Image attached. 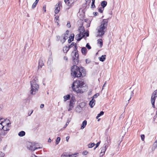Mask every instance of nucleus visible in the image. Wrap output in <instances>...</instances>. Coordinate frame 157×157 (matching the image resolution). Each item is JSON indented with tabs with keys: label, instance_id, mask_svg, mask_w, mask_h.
Masks as SVG:
<instances>
[{
	"label": "nucleus",
	"instance_id": "6e6d98bb",
	"mask_svg": "<svg viewBox=\"0 0 157 157\" xmlns=\"http://www.w3.org/2000/svg\"><path fill=\"white\" fill-rule=\"evenodd\" d=\"M106 82H105L103 86V87H102V89L104 88V87L106 86Z\"/></svg>",
	"mask_w": 157,
	"mask_h": 157
},
{
	"label": "nucleus",
	"instance_id": "7c9ffc66",
	"mask_svg": "<svg viewBox=\"0 0 157 157\" xmlns=\"http://www.w3.org/2000/svg\"><path fill=\"white\" fill-rule=\"evenodd\" d=\"M95 145L94 143H91L88 144V146L89 148H91L93 147Z\"/></svg>",
	"mask_w": 157,
	"mask_h": 157
},
{
	"label": "nucleus",
	"instance_id": "de8ad7c7",
	"mask_svg": "<svg viewBox=\"0 0 157 157\" xmlns=\"http://www.w3.org/2000/svg\"><path fill=\"white\" fill-rule=\"evenodd\" d=\"M88 153V152L87 151H85L83 152V154L84 155H86Z\"/></svg>",
	"mask_w": 157,
	"mask_h": 157
},
{
	"label": "nucleus",
	"instance_id": "473e14b6",
	"mask_svg": "<svg viewBox=\"0 0 157 157\" xmlns=\"http://www.w3.org/2000/svg\"><path fill=\"white\" fill-rule=\"evenodd\" d=\"M81 109L80 106H78L77 107L76 109V110L77 112H80L81 111Z\"/></svg>",
	"mask_w": 157,
	"mask_h": 157
},
{
	"label": "nucleus",
	"instance_id": "49530a36",
	"mask_svg": "<svg viewBox=\"0 0 157 157\" xmlns=\"http://www.w3.org/2000/svg\"><path fill=\"white\" fill-rule=\"evenodd\" d=\"M69 122L68 121L67 122H66V124H65V125L64 126V128H65L67 126L68 124H69Z\"/></svg>",
	"mask_w": 157,
	"mask_h": 157
},
{
	"label": "nucleus",
	"instance_id": "1a4fd4ad",
	"mask_svg": "<svg viewBox=\"0 0 157 157\" xmlns=\"http://www.w3.org/2000/svg\"><path fill=\"white\" fill-rule=\"evenodd\" d=\"M69 33V31L68 30H67L66 31V33L65 34H63L62 36V38H63V39H62L60 41L62 43H63L66 41V40L68 38V37L67 36L68 34Z\"/></svg>",
	"mask_w": 157,
	"mask_h": 157
},
{
	"label": "nucleus",
	"instance_id": "6ab92c4d",
	"mask_svg": "<svg viewBox=\"0 0 157 157\" xmlns=\"http://www.w3.org/2000/svg\"><path fill=\"white\" fill-rule=\"evenodd\" d=\"M106 56L105 55L102 56L101 57H99L100 60L102 62L104 61L105 60Z\"/></svg>",
	"mask_w": 157,
	"mask_h": 157
},
{
	"label": "nucleus",
	"instance_id": "7ed1b4c3",
	"mask_svg": "<svg viewBox=\"0 0 157 157\" xmlns=\"http://www.w3.org/2000/svg\"><path fill=\"white\" fill-rule=\"evenodd\" d=\"M108 21L107 19H104L101 22V24L97 28V36L101 37L106 32Z\"/></svg>",
	"mask_w": 157,
	"mask_h": 157
},
{
	"label": "nucleus",
	"instance_id": "e2e57ef3",
	"mask_svg": "<svg viewBox=\"0 0 157 157\" xmlns=\"http://www.w3.org/2000/svg\"><path fill=\"white\" fill-rule=\"evenodd\" d=\"M94 13V15L95 16H97L98 14V12H95Z\"/></svg>",
	"mask_w": 157,
	"mask_h": 157
},
{
	"label": "nucleus",
	"instance_id": "c9c22d12",
	"mask_svg": "<svg viewBox=\"0 0 157 157\" xmlns=\"http://www.w3.org/2000/svg\"><path fill=\"white\" fill-rule=\"evenodd\" d=\"M86 47L87 48L89 49H90L91 48V47L90 45L89 44V43H87L86 45Z\"/></svg>",
	"mask_w": 157,
	"mask_h": 157
},
{
	"label": "nucleus",
	"instance_id": "e433bc0d",
	"mask_svg": "<svg viewBox=\"0 0 157 157\" xmlns=\"http://www.w3.org/2000/svg\"><path fill=\"white\" fill-rule=\"evenodd\" d=\"M104 10V8H101V7L99 8L98 10L99 12H100V13H102L103 10Z\"/></svg>",
	"mask_w": 157,
	"mask_h": 157
},
{
	"label": "nucleus",
	"instance_id": "603ef678",
	"mask_svg": "<svg viewBox=\"0 0 157 157\" xmlns=\"http://www.w3.org/2000/svg\"><path fill=\"white\" fill-rule=\"evenodd\" d=\"M46 5H44V6L43 7V10H44V11L45 12H46Z\"/></svg>",
	"mask_w": 157,
	"mask_h": 157
},
{
	"label": "nucleus",
	"instance_id": "09e8293b",
	"mask_svg": "<svg viewBox=\"0 0 157 157\" xmlns=\"http://www.w3.org/2000/svg\"><path fill=\"white\" fill-rule=\"evenodd\" d=\"M67 25V26L69 28L70 27H71V25H70V22H68Z\"/></svg>",
	"mask_w": 157,
	"mask_h": 157
},
{
	"label": "nucleus",
	"instance_id": "5701e85b",
	"mask_svg": "<svg viewBox=\"0 0 157 157\" xmlns=\"http://www.w3.org/2000/svg\"><path fill=\"white\" fill-rule=\"evenodd\" d=\"M74 103H70L69 105V108L68 109V111H70L72 110V108L74 107Z\"/></svg>",
	"mask_w": 157,
	"mask_h": 157
},
{
	"label": "nucleus",
	"instance_id": "2eb2a0df",
	"mask_svg": "<svg viewBox=\"0 0 157 157\" xmlns=\"http://www.w3.org/2000/svg\"><path fill=\"white\" fill-rule=\"evenodd\" d=\"M95 100L92 98L91 101L90 102L89 105L91 108H92L95 104Z\"/></svg>",
	"mask_w": 157,
	"mask_h": 157
},
{
	"label": "nucleus",
	"instance_id": "13d9d810",
	"mask_svg": "<svg viewBox=\"0 0 157 157\" xmlns=\"http://www.w3.org/2000/svg\"><path fill=\"white\" fill-rule=\"evenodd\" d=\"M10 123H9L6 124V127H9V125L10 124Z\"/></svg>",
	"mask_w": 157,
	"mask_h": 157
},
{
	"label": "nucleus",
	"instance_id": "79ce46f5",
	"mask_svg": "<svg viewBox=\"0 0 157 157\" xmlns=\"http://www.w3.org/2000/svg\"><path fill=\"white\" fill-rule=\"evenodd\" d=\"M99 95V94L98 93H97L95 94L93 98H96Z\"/></svg>",
	"mask_w": 157,
	"mask_h": 157
},
{
	"label": "nucleus",
	"instance_id": "864d4df0",
	"mask_svg": "<svg viewBox=\"0 0 157 157\" xmlns=\"http://www.w3.org/2000/svg\"><path fill=\"white\" fill-rule=\"evenodd\" d=\"M69 138H70V137L69 136H67L66 137V140L67 142H68V140H69Z\"/></svg>",
	"mask_w": 157,
	"mask_h": 157
},
{
	"label": "nucleus",
	"instance_id": "338daca9",
	"mask_svg": "<svg viewBox=\"0 0 157 157\" xmlns=\"http://www.w3.org/2000/svg\"><path fill=\"white\" fill-rule=\"evenodd\" d=\"M86 63H89V62H88V61H87V59H86Z\"/></svg>",
	"mask_w": 157,
	"mask_h": 157
},
{
	"label": "nucleus",
	"instance_id": "a211bd4d",
	"mask_svg": "<svg viewBox=\"0 0 157 157\" xmlns=\"http://www.w3.org/2000/svg\"><path fill=\"white\" fill-rule=\"evenodd\" d=\"M87 124V121L86 120H85L83 121L82 122V125L81 127V129H83L86 126Z\"/></svg>",
	"mask_w": 157,
	"mask_h": 157
},
{
	"label": "nucleus",
	"instance_id": "69168bd1",
	"mask_svg": "<svg viewBox=\"0 0 157 157\" xmlns=\"http://www.w3.org/2000/svg\"><path fill=\"white\" fill-rule=\"evenodd\" d=\"M39 1V0H36L35 2L37 4L38 2Z\"/></svg>",
	"mask_w": 157,
	"mask_h": 157
},
{
	"label": "nucleus",
	"instance_id": "412c9836",
	"mask_svg": "<svg viewBox=\"0 0 157 157\" xmlns=\"http://www.w3.org/2000/svg\"><path fill=\"white\" fill-rule=\"evenodd\" d=\"M70 96L69 94L64 96L63 97L64 101H66L67 100L69 99L70 98Z\"/></svg>",
	"mask_w": 157,
	"mask_h": 157
},
{
	"label": "nucleus",
	"instance_id": "39448f33",
	"mask_svg": "<svg viewBox=\"0 0 157 157\" xmlns=\"http://www.w3.org/2000/svg\"><path fill=\"white\" fill-rule=\"evenodd\" d=\"M27 148L31 151H34L36 149L40 148V147H36L35 143L29 142L27 143Z\"/></svg>",
	"mask_w": 157,
	"mask_h": 157
},
{
	"label": "nucleus",
	"instance_id": "9b49d317",
	"mask_svg": "<svg viewBox=\"0 0 157 157\" xmlns=\"http://www.w3.org/2000/svg\"><path fill=\"white\" fill-rule=\"evenodd\" d=\"M84 37V34L79 33L75 36V39L77 41H79L83 38Z\"/></svg>",
	"mask_w": 157,
	"mask_h": 157
},
{
	"label": "nucleus",
	"instance_id": "f704fd0d",
	"mask_svg": "<svg viewBox=\"0 0 157 157\" xmlns=\"http://www.w3.org/2000/svg\"><path fill=\"white\" fill-rule=\"evenodd\" d=\"M83 34H84V36L85 35L86 36H89V31H88V32H85Z\"/></svg>",
	"mask_w": 157,
	"mask_h": 157
},
{
	"label": "nucleus",
	"instance_id": "f3484780",
	"mask_svg": "<svg viewBox=\"0 0 157 157\" xmlns=\"http://www.w3.org/2000/svg\"><path fill=\"white\" fill-rule=\"evenodd\" d=\"M74 34H71V35L69 37V39L68 40V42L69 43H71L72 41L74 40Z\"/></svg>",
	"mask_w": 157,
	"mask_h": 157
},
{
	"label": "nucleus",
	"instance_id": "2f4dec72",
	"mask_svg": "<svg viewBox=\"0 0 157 157\" xmlns=\"http://www.w3.org/2000/svg\"><path fill=\"white\" fill-rule=\"evenodd\" d=\"M60 140V137H58L56 140V144H58Z\"/></svg>",
	"mask_w": 157,
	"mask_h": 157
},
{
	"label": "nucleus",
	"instance_id": "f03ea898",
	"mask_svg": "<svg viewBox=\"0 0 157 157\" xmlns=\"http://www.w3.org/2000/svg\"><path fill=\"white\" fill-rule=\"evenodd\" d=\"M85 86L83 81L82 80H78L73 82L72 87L73 90L77 93H81L84 92V89L82 88Z\"/></svg>",
	"mask_w": 157,
	"mask_h": 157
},
{
	"label": "nucleus",
	"instance_id": "c85d7f7f",
	"mask_svg": "<svg viewBox=\"0 0 157 157\" xmlns=\"http://www.w3.org/2000/svg\"><path fill=\"white\" fill-rule=\"evenodd\" d=\"M64 2L68 6H71V4L70 3L69 0H64Z\"/></svg>",
	"mask_w": 157,
	"mask_h": 157
},
{
	"label": "nucleus",
	"instance_id": "a19ab883",
	"mask_svg": "<svg viewBox=\"0 0 157 157\" xmlns=\"http://www.w3.org/2000/svg\"><path fill=\"white\" fill-rule=\"evenodd\" d=\"M95 6L94 5V3L92 2L91 5V8H95Z\"/></svg>",
	"mask_w": 157,
	"mask_h": 157
},
{
	"label": "nucleus",
	"instance_id": "680f3d73",
	"mask_svg": "<svg viewBox=\"0 0 157 157\" xmlns=\"http://www.w3.org/2000/svg\"><path fill=\"white\" fill-rule=\"evenodd\" d=\"M33 110L31 113H29H29H28L29 115L30 116L32 114V113H33Z\"/></svg>",
	"mask_w": 157,
	"mask_h": 157
},
{
	"label": "nucleus",
	"instance_id": "423d86ee",
	"mask_svg": "<svg viewBox=\"0 0 157 157\" xmlns=\"http://www.w3.org/2000/svg\"><path fill=\"white\" fill-rule=\"evenodd\" d=\"M157 97V90H155L152 94L151 97V102L152 107L155 108V98Z\"/></svg>",
	"mask_w": 157,
	"mask_h": 157
},
{
	"label": "nucleus",
	"instance_id": "3c124183",
	"mask_svg": "<svg viewBox=\"0 0 157 157\" xmlns=\"http://www.w3.org/2000/svg\"><path fill=\"white\" fill-rule=\"evenodd\" d=\"M105 153H104V152H100V156H103L104 155Z\"/></svg>",
	"mask_w": 157,
	"mask_h": 157
},
{
	"label": "nucleus",
	"instance_id": "052dcab7",
	"mask_svg": "<svg viewBox=\"0 0 157 157\" xmlns=\"http://www.w3.org/2000/svg\"><path fill=\"white\" fill-rule=\"evenodd\" d=\"M48 143H50L51 142V140L50 139V138H49L48 140Z\"/></svg>",
	"mask_w": 157,
	"mask_h": 157
},
{
	"label": "nucleus",
	"instance_id": "c756f323",
	"mask_svg": "<svg viewBox=\"0 0 157 157\" xmlns=\"http://www.w3.org/2000/svg\"><path fill=\"white\" fill-rule=\"evenodd\" d=\"M153 146V147L152 148V151H154L155 148H157V144L154 143Z\"/></svg>",
	"mask_w": 157,
	"mask_h": 157
},
{
	"label": "nucleus",
	"instance_id": "b1692460",
	"mask_svg": "<svg viewBox=\"0 0 157 157\" xmlns=\"http://www.w3.org/2000/svg\"><path fill=\"white\" fill-rule=\"evenodd\" d=\"M81 52L83 54H85L86 52V49L85 47H83L81 49Z\"/></svg>",
	"mask_w": 157,
	"mask_h": 157
},
{
	"label": "nucleus",
	"instance_id": "ea45409f",
	"mask_svg": "<svg viewBox=\"0 0 157 157\" xmlns=\"http://www.w3.org/2000/svg\"><path fill=\"white\" fill-rule=\"evenodd\" d=\"M104 112L101 111L100 113L98 114V115L100 117L101 115H103L104 114Z\"/></svg>",
	"mask_w": 157,
	"mask_h": 157
},
{
	"label": "nucleus",
	"instance_id": "cd10ccee",
	"mask_svg": "<svg viewBox=\"0 0 157 157\" xmlns=\"http://www.w3.org/2000/svg\"><path fill=\"white\" fill-rule=\"evenodd\" d=\"M52 60H53L52 58L51 57H49L48 58V63L50 65L51 64L52 62Z\"/></svg>",
	"mask_w": 157,
	"mask_h": 157
},
{
	"label": "nucleus",
	"instance_id": "aec40b11",
	"mask_svg": "<svg viewBox=\"0 0 157 157\" xmlns=\"http://www.w3.org/2000/svg\"><path fill=\"white\" fill-rule=\"evenodd\" d=\"M69 49L68 46H66L63 48V51L64 52L66 53Z\"/></svg>",
	"mask_w": 157,
	"mask_h": 157
},
{
	"label": "nucleus",
	"instance_id": "4be33fe9",
	"mask_svg": "<svg viewBox=\"0 0 157 157\" xmlns=\"http://www.w3.org/2000/svg\"><path fill=\"white\" fill-rule=\"evenodd\" d=\"M107 2L105 1H103L101 2V6L103 8H104L107 5Z\"/></svg>",
	"mask_w": 157,
	"mask_h": 157
},
{
	"label": "nucleus",
	"instance_id": "37998d69",
	"mask_svg": "<svg viewBox=\"0 0 157 157\" xmlns=\"http://www.w3.org/2000/svg\"><path fill=\"white\" fill-rule=\"evenodd\" d=\"M141 140L142 141H144V135H142L141 136Z\"/></svg>",
	"mask_w": 157,
	"mask_h": 157
},
{
	"label": "nucleus",
	"instance_id": "f8f14e48",
	"mask_svg": "<svg viewBox=\"0 0 157 157\" xmlns=\"http://www.w3.org/2000/svg\"><path fill=\"white\" fill-rule=\"evenodd\" d=\"M73 46H75V48L74 49L73 51L72 52V53H73L74 52H78L77 46L76 44L75 43L73 42L71 43L70 45H68V46L69 48L70 49Z\"/></svg>",
	"mask_w": 157,
	"mask_h": 157
},
{
	"label": "nucleus",
	"instance_id": "4d7b16f0",
	"mask_svg": "<svg viewBox=\"0 0 157 157\" xmlns=\"http://www.w3.org/2000/svg\"><path fill=\"white\" fill-rule=\"evenodd\" d=\"M60 38H61V37L60 36H57V40H59V39Z\"/></svg>",
	"mask_w": 157,
	"mask_h": 157
},
{
	"label": "nucleus",
	"instance_id": "f257e3e1",
	"mask_svg": "<svg viewBox=\"0 0 157 157\" xmlns=\"http://www.w3.org/2000/svg\"><path fill=\"white\" fill-rule=\"evenodd\" d=\"M71 74L74 77L82 78L85 76L86 73L83 67H79L77 66L74 65L71 69Z\"/></svg>",
	"mask_w": 157,
	"mask_h": 157
},
{
	"label": "nucleus",
	"instance_id": "72a5a7b5",
	"mask_svg": "<svg viewBox=\"0 0 157 157\" xmlns=\"http://www.w3.org/2000/svg\"><path fill=\"white\" fill-rule=\"evenodd\" d=\"M4 131H9L10 130L9 127L4 126V128L3 129Z\"/></svg>",
	"mask_w": 157,
	"mask_h": 157
},
{
	"label": "nucleus",
	"instance_id": "9d476101",
	"mask_svg": "<svg viewBox=\"0 0 157 157\" xmlns=\"http://www.w3.org/2000/svg\"><path fill=\"white\" fill-rule=\"evenodd\" d=\"M62 3L60 2H58V5L56 4L55 6V13L56 14H57L59 13L60 10V6H61Z\"/></svg>",
	"mask_w": 157,
	"mask_h": 157
},
{
	"label": "nucleus",
	"instance_id": "bf43d9fd",
	"mask_svg": "<svg viewBox=\"0 0 157 157\" xmlns=\"http://www.w3.org/2000/svg\"><path fill=\"white\" fill-rule=\"evenodd\" d=\"M63 59H64V60H67V57H66V56H64V57H63Z\"/></svg>",
	"mask_w": 157,
	"mask_h": 157
},
{
	"label": "nucleus",
	"instance_id": "8fccbe9b",
	"mask_svg": "<svg viewBox=\"0 0 157 157\" xmlns=\"http://www.w3.org/2000/svg\"><path fill=\"white\" fill-rule=\"evenodd\" d=\"M74 100L73 99L71 98L70 101V103H74Z\"/></svg>",
	"mask_w": 157,
	"mask_h": 157
},
{
	"label": "nucleus",
	"instance_id": "c03bdc74",
	"mask_svg": "<svg viewBox=\"0 0 157 157\" xmlns=\"http://www.w3.org/2000/svg\"><path fill=\"white\" fill-rule=\"evenodd\" d=\"M86 1V4H89L91 2L90 0H85Z\"/></svg>",
	"mask_w": 157,
	"mask_h": 157
},
{
	"label": "nucleus",
	"instance_id": "a878e982",
	"mask_svg": "<svg viewBox=\"0 0 157 157\" xmlns=\"http://www.w3.org/2000/svg\"><path fill=\"white\" fill-rule=\"evenodd\" d=\"M98 44H100V46L101 47L103 45L102 40L101 39H99L98 40Z\"/></svg>",
	"mask_w": 157,
	"mask_h": 157
},
{
	"label": "nucleus",
	"instance_id": "0eeeda50",
	"mask_svg": "<svg viewBox=\"0 0 157 157\" xmlns=\"http://www.w3.org/2000/svg\"><path fill=\"white\" fill-rule=\"evenodd\" d=\"M133 91L134 90L132 89L131 87L130 88L129 90L126 93V96L127 97H130V98L128 100V101H129L132 97L133 95Z\"/></svg>",
	"mask_w": 157,
	"mask_h": 157
},
{
	"label": "nucleus",
	"instance_id": "774afa93",
	"mask_svg": "<svg viewBox=\"0 0 157 157\" xmlns=\"http://www.w3.org/2000/svg\"><path fill=\"white\" fill-rule=\"evenodd\" d=\"M99 117L98 115H97V116L96 117V119H98Z\"/></svg>",
	"mask_w": 157,
	"mask_h": 157
},
{
	"label": "nucleus",
	"instance_id": "4468645a",
	"mask_svg": "<svg viewBox=\"0 0 157 157\" xmlns=\"http://www.w3.org/2000/svg\"><path fill=\"white\" fill-rule=\"evenodd\" d=\"M44 59H40L39 61V66L38 68H41L42 67V66L44 65Z\"/></svg>",
	"mask_w": 157,
	"mask_h": 157
},
{
	"label": "nucleus",
	"instance_id": "ddd939ff",
	"mask_svg": "<svg viewBox=\"0 0 157 157\" xmlns=\"http://www.w3.org/2000/svg\"><path fill=\"white\" fill-rule=\"evenodd\" d=\"M76 155V154L71 155L67 154L66 153H64L61 155V157H76V156H75Z\"/></svg>",
	"mask_w": 157,
	"mask_h": 157
},
{
	"label": "nucleus",
	"instance_id": "393cba45",
	"mask_svg": "<svg viewBox=\"0 0 157 157\" xmlns=\"http://www.w3.org/2000/svg\"><path fill=\"white\" fill-rule=\"evenodd\" d=\"M25 135V132L24 131H21L18 133V135L20 136H23Z\"/></svg>",
	"mask_w": 157,
	"mask_h": 157
},
{
	"label": "nucleus",
	"instance_id": "dca6fc26",
	"mask_svg": "<svg viewBox=\"0 0 157 157\" xmlns=\"http://www.w3.org/2000/svg\"><path fill=\"white\" fill-rule=\"evenodd\" d=\"M78 29L79 33H81V34H83L85 32L84 27L83 26H81Z\"/></svg>",
	"mask_w": 157,
	"mask_h": 157
},
{
	"label": "nucleus",
	"instance_id": "20e7f679",
	"mask_svg": "<svg viewBox=\"0 0 157 157\" xmlns=\"http://www.w3.org/2000/svg\"><path fill=\"white\" fill-rule=\"evenodd\" d=\"M38 79L35 77L33 80L30 82L31 90L30 91V94L32 95H34L37 92L39 89V85L37 84Z\"/></svg>",
	"mask_w": 157,
	"mask_h": 157
},
{
	"label": "nucleus",
	"instance_id": "a18cd8bd",
	"mask_svg": "<svg viewBox=\"0 0 157 157\" xmlns=\"http://www.w3.org/2000/svg\"><path fill=\"white\" fill-rule=\"evenodd\" d=\"M100 142H101V141H100L97 143V144H96V147H97L99 146V145L100 144Z\"/></svg>",
	"mask_w": 157,
	"mask_h": 157
},
{
	"label": "nucleus",
	"instance_id": "6e6552de",
	"mask_svg": "<svg viewBox=\"0 0 157 157\" xmlns=\"http://www.w3.org/2000/svg\"><path fill=\"white\" fill-rule=\"evenodd\" d=\"M78 56V52H75L74 55L73 56V61L75 63V64H77L79 62Z\"/></svg>",
	"mask_w": 157,
	"mask_h": 157
},
{
	"label": "nucleus",
	"instance_id": "58836bf2",
	"mask_svg": "<svg viewBox=\"0 0 157 157\" xmlns=\"http://www.w3.org/2000/svg\"><path fill=\"white\" fill-rule=\"evenodd\" d=\"M37 4L35 2H34L32 6V8L34 9V8H35L36 6L37 5Z\"/></svg>",
	"mask_w": 157,
	"mask_h": 157
},
{
	"label": "nucleus",
	"instance_id": "5fc2aeb1",
	"mask_svg": "<svg viewBox=\"0 0 157 157\" xmlns=\"http://www.w3.org/2000/svg\"><path fill=\"white\" fill-rule=\"evenodd\" d=\"M44 104H41L40 105V108H42L44 107Z\"/></svg>",
	"mask_w": 157,
	"mask_h": 157
},
{
	"label": "nucleus",
	"instance_id": "4c0bfd02",
	"mask_svg": "<svg viewBox=\"0 0 157 157\" xmlns=\"http://www.w3.org/2000/svg\"><path fill=\"white\" fill-rule=\"evenodd\" d=\"M5 155V154L0 151V157H4Z\"/></svg>",
	"mask_w": 157,
	"mask_h": 157
},
{
	"label": "nucleus",
	"instance_id": "0e129e2a",
	"mask_svg": "<svg viewBox=\"0 0 157 157\" xmlns=\"http://www.w3.org/2000/svg\"><path fill=\"white\" fill-rule=\"evenodd\" d=\"M39 1V0H36L35 2L37 4L38 2Z\"/></svg>",
	"mask_w": 157,
	"mask_h": 157
},
{
	"label": "nucleus",
	"instance_id": "bb28decb",
	"mask_svg": "<svg viewBox=\"0 0 157 157\" xmlns=\"http://www.w3.org/2000/svg\"><path fill=\"white\" fill-rule=\"evenodd\" d=\"M104 145L105 146H103V147H102L101 148V152H102L105 153V152L106 150V145H105V144H104Z\"/></svg>",
	"mask_w": 157,
	"mask_h": 157
}]
</instances>
